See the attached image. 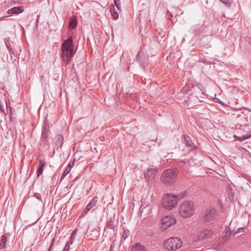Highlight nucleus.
Returning <instances> with one entry per match:
<instances>
[{"instance_id":"obj_1","label":"nucleus","mask_w":251,"mask_h":251,"mask_svg":"<svg viewBox=\"0 0 251 251\" xmlns=\"http://www.w3.org/2000/svg\"><path fill=\"white\" fill-rule=\"evenodd\" d=\"M61 55L63 62L68 63L70 61L75 53L72 36L64 41L61 47Z\"/></svg>"},{"instance_id":"obj_2","label":"nucleus","mask_w":251,"mask_h":251,"mask_svg":"<svg viewBox=\"0 0 251 251\" xmlns=\"http://www.w3.org/2000/svg\"><path fill=\"white\" fill-rule=\"evenodd\" d=\"M182 198L183 197L180 195L166 194L162 199V206L166 209L171 210L176 205L178 201Z\"/></svg>"},{"instance_id":"obj_3","label":"nucleus","mask_w":251,"mask_h":251,"mask_svg":"<svg viewBox=\"0 0 251 251\" xmlns=\"http://www.w3.org/2000/svg\"><path fill=\"white\" fill-rule=\"evenodd\" d=\"M195 212L193 202L191 201H184L179 207L180 215L184 218L191 216Z\"/></svg>"},{"instance_id":"obj_4","label":"nucleus","mask_w":251,"mask_h":251,"mask_svg":"<svg viewBox=\"0 0 251 251\" xmlns=\"http://www.w3.org/2000/svg\"><path fill=\"white\" fill-rule=\"evenodd\" d=\"M176 176L177 174L175 170L167 169L162 173L161 181L167 185H172L174 183Z\"/></svg>"},{"instance_id":"obj_5","label":"nucleus","mask_w":251,"mask_h":251,"mask_svg":"<svg viewBox=\"0 0 251 251\" xmlns=\"http://www.w3.org/2000/svg\"><path fill=\"white\" fill-rule=\"evenodd\" d=\"M181 246V240L177 237L170 238L164 243L165 248L169 251H176Z\"/></svg>"},{"instance_id":"obj_6","label":"nucleus","mask_w":251,"mask_h":251,"mask_svg":"<svg viewBox=\"0 0 251 251\" xmlns=\"http://www.w3.org/2000/svg\"><path fill=\"white\" fill-rule=\"evenodd\" d=\"M137 61L140 66L145 70L149 65L148 54L142 50L139 51L136 55Z\"/></svg>"},{"instance_id":"obj_7","label":"nucleus","mask_w":251,"mask_h":251,"mask_svg":"<svg viewBox=\"0 0 251 251\" xmlns=\"http://www.w3.org/2000/svg\"><path fill=\"white\" fill-rule=\"evenodd\" d=\"M160 222L161 229L165 230L174 225L176 223V220L173 216H166L161 219Z\"/></svg>"},{"instance_id":"obj_8","label":"nucleus","mask_w":251,"mask_h":251,"mask_svg":"<svg viewBox=\"0 0 251 251\" xmlns=\"http://www.w3.org/2000/svg\"><path fill=\"white\" fill-rule=\"evenodd\" d=\"M218 215V212L215 209L213 208H207L205 211L204 220L207 222L213 221L217 218Z\"/></svg>"},{"instance_id":"obj_9","label":"nucleus","mask_w":251,"mask_h":251,"mask_svg":"<svg viewBox=\"0 0 251 251\" xmlns=\"http://www.w3.org/2000/svg\"><path fill=\"white\" fill-rule=\"evenodd\" d=\"M157 171V169L156 168H148L144 173L145 178L146 180L150 181L152 180L154 177Z\"/></svg>"},{"instance_id":"obj_10","label":"nucleus","mask_w":251,"mask_h":251,"mask_svg":"<svg viewBox=\"0 0 251 251\" xmlns=\"http://www.w3.org/2000/svg\"><path fill=\"white\" fill-rule=\"evenodd\" d=\"M50 132V126L49 124L47 122V119H46L44 120L43 126L42 127V131L41 137L48 138Z\"/></svg>"},{"instance_id":"obj_11","label":"nucleus","mask_w":251,"mask_h":251,"mask_svg":"<svg viewBox=\"0 0 251 251\" xmlns=\"http://www.w3.org/2000/svg\"><path fill=\"white\" fill-rule=\"evenodd\" d=\"M46 166V162L43 160H40L37 170V176L39 177L43 173L44 168Z\"/></svg>"},{"instance_id":"obj_12","label":"nucleus","mask_w":251,"mask_h":251,"mask_svg":"<svg viewBox=\"0 0 251 251\" xmlns=\"http://www.w3.org/2000/svg\"><path fill=\"white\" fill-rule=\"evenodd\" d=\"M24 11V9L23 7L19 6V7H14L12 8L9 9L7 11V13L9 15H12V14H19L20 13H22Z\"/></svg>"},{"instance_id":"obj_13","label":"nucleus","mask_w":251,"mask_h":251,"mask_svg":"<svg viewBox=\"0 0 251 251\" xmlns=\"http://www.w3.org/2000/svg\"><path fill=\"white\" fill-rule=\"evenodd\" d=\"M56 140L55 145L56 149L58 150L59 148H61L63 144L64 137L62 135L58 134L55 137Z\"/></svg>"},{"instance_id":"obj_14","label":"nucleus","mask_w":251,"mask_h":251,"mask_svg":"<svg viewBox=\"0 0 251 251\" xmlns=\"http://www.w3.org/2000/svg\"><path fill=\"white\" fill-rule=\"evenodd\" d=\"M131 251H146L145 246L140 243H135L131 247Z\"/></svg>"},{"instance_id":"obj_15","label":"nucleus","mask_w":251,"mask_h":251,"mask_svg":"<svg viewBox=\"0 0 251 251\" xmlns=\"http://www.w3.org/2000/svg\"><path fill=\"white\" fill-rule=\"evenodd\" d=\"M98 200L97 197H94L86 206L87 210H90L96 205Z\"/></svg>"},{"instance_id":"obj_16","label":"nucleus","mask_w":251,"mask_h":251,"mask_svg":"<svg viewBox=\"0 0 251 251\" xmlns=\"http://www.w3.org/2000/svg\"><path fill=\"white\" fill-rule=\"evenodd\" d=\"M213 234V232L211 230L205 229L201 233V236L204 238H210Z\"/></svg>"},{"instance_id":"obj_17","label":"nucleus","mask_w":251,"mask_h":251,"mask_svg":"<svg viewBox=\"0 0 251 251\" xmlns=\"http://www.w3.org/2000/svg\"><path fill=\"white\" fill-rule=\"evenodd\" d=\"M7 242V238L5 234L2 235L1 236L0 240V251L6 248V245Z\"/></svg>"},{"instance_id":"obj_18","label":"nucleus","mask_w":251,"mask_h":251,"mask_svg":"<svg viewBox=\"0 0 251 251\" xmlns=\"http://www.w3.org/2000/svg\"><path fill=\"white\" fill-rule=\"evenodd\" d=\"M182 138L184 140V143L185 144L186 146L190 147H193L194 144L192 142L191 139L189 136L186 135H183L182 136Z\"/></svg>"},{"instance_id":"obj_19","label":"nucleus","mask_w":251,"mask_h":251,"mask_svg":"<svg viewBox=\"0 0 251 251\" xmlns=\"http://www.w3.org/2000/svg\"><path fill=\"white\" fill-rule=\"evenodd\" d=\"M77 20L76 17L71 18L69 20V28L74 29L77 25Z\"/></svg>"},{"instance_id":"obj_20","label":"nucleus","mask_w":251,"mask_h":251,"mask_svg":"<svg viewBox=\"0 0 251 251\" xmlns=\"http://www.w3.org/2000/svg\"><path fill=\"white\" fill-rule=\"evenodd\" d=\"M41 145H42L46 149H48L50 147V143L48 138L40 137V140Z\"/></svg>"},{"instance_id":"obj_21","label":"nucleus","mask_w":251,"mask_h":251,"mask_svg":"<svg viewBox=\"0 0 251 251\" xmlns=\"http://www.w3.org/2000/svg\"><path fill=\"white\" fill-rule=\"evenodd\" d=\"M116 225L115 224L114 221L112 218H110L107 222V226L112 229L115 230V228L116 227Z\"/></svg>"},{"instance_id":"obj_22","label":"nucleus","mask_w":251,"mask_h":251,"mask_svg":"<svg viewBox=\"0 0 251 251\" xmlns=\"http://www.w3.org/2000/svg\"><path fill=\"white\" fill-rule=\"evenodd\" d=\"M123 238L124 239H126L127 238H128L130 235V231L127 229V228H123Z\"/></svg>"},{"instance_id":"obj_23","label":"nucleus","mask_w":251,"mask_h":251,"mask_svg":"<svg viewBox=\"0 0 251 251\" xmlns=\"http://www.w3.org/2000/svg\"><path fill=\"white\" fill-rule=\"evenodd\" d=\"M235 136L236 137H237L238 138H239L240 140H243L248 139V138H250V137H251V134L248 133L245 134L241 135L240 136Z\"/></svg>"},{"instance_id":"obj_24","label":"nucleus","mask_w":251,"mask_h":251,"mask_svg":"<svg viewBox=\"0 0 251 251\" xmlns=\"http://www.w3.org/2000/svg\"><path fill=\"white\" fill-rule=\"evenodd\" d=\"M4 43L5 44V45H6V47L7 48V49H8L9 50H12V48L11 47V45H10V42H9V37L8 38H5L4 39Z\"/></svg>"},{"instance_id":"obj_25","label":"nucleus","mask_w":251,"mask_h":251,"mask_svg":"<svg viewBox=\"0 0 251 251\" xmlns=\"http://www.w3.org/2000/svg\"><path fill=\"white\" fill-rule=\"evenodd\" d=\"M68 167L69 168H66V170L64 171L63 174L61 176V179H62L64 178V177L69 173L70 171V165H68Z\"/></svg>"},{"instance_id":"obj_26","label":"nucleus","mask_w":251,"mask_h":251,"mask_svg":"<svg viewBox=\"0 0 251 251\" xmlns=\"http://www.w3.org/2000/svg\"><path fill=\"white\" fill-rule=\"evenodd\" d=\"M114 3L115 5L116 6L117 9L121 11V1L120 0H114Z\"/></svg>"},{"instance_id":"obj_27","label":"nucleus","mask_w":251,"mask_h":251,"mask_svg":"<svg viewBox=\"0 0 251 251\" xmlns=\"http://www.w3.org/2000/svg\"><path fill=\"white\" fill-rule=\"evenodd\" d=\"M110 11H111V14H112V17L113 18V19L114 20H117V19H118V18H119L118 13L117 12H115V11L113 12L112 11L111 8H110Z\"/></svg>"},{"instance_id":"obj_28","label":"nucleus","mask_w":251,"mask_h":251,"mask_svg":"<svg viewBox=\"0 0 251 251\" xmlns=\"http://www.w3.org/2000/svg\"><path fill=\"white\" fill-rule=\"evenodd\" d=\"M225 232H226V237H230L231 235V231H230V228L228 227H226L225 228Z\"/></svg>"},{"instance_id":"obj_29","label":"nucleus","mask_w":251,"mask_h":251,"mask_svg":"<svg viewBox=\"0 0 251 251\" xmlns=\"http://www.w3.org/2000/svg\"><path fill=\"white\" fill-rule=\"evenodd\" d=\"M220 0L226 6H230L232 3L231 1L229 0Z\"/></svg>"},{"instance_id":"obj_30","label":"nucleus","mask_w":251,"mask_h":251,"mask_svg":"<svg viewBox=\"0 0 251 251\" xmlns=\"http://www.w3.org/2000/svg\"><path fill=\"white\" fill-rule=\"evenodd\" d=\"M243 230H244V228H242V227L239 228L237 230H236L235 231H234L233 232V235L235 236V235L237 234L238 233L243 232Z\"/></svg>"},{"instance_id":"obj_31","label":"nucleus","mask_w":251,"mask_h":251,"mask_svg":"<svg viewBox=\"0 0 251 251\" xmlns=\"http://www.w3.org/2000/svg\"><path fill=\"white\" fill-rule=\"evenodd\" d=\"M173 15L172 14L168 12V18L169 20L171 21V22L172 23H173L174 22L175 19L176 18H175L174 19H173Z\"/></svg>"},{"instance_id":"obj_32","label":"nucleus","mask_w":251,"mask_h":251,"mask_svg":"<svg viewBox=\"0 0 251 251\" xmlns=\"http://www.w3.org/2000/svg\"><path fill=\"white\" fill-rule=\"evenodd\" d=\"M74 240H75V237L73 236H71L69 238V240L67 243H69L70 245H72L73 243V242H74Z\"/></svg>"},{"instance_id":"obj_33","label":"nucleus","mask_w":251,"mask_h":251,"mask_svg":"<svg viewBox=\"0 0 251 251\" xmlns=\"http://www.w3.org/2000/svg\"><path fill=\"white\" fill-rule=\"evenodd\" d=\"M70 244H69V243H66V245H65V246L63 250V251H69V250H70Z\"/></svg>"},{"instance_id":"obj_34","label":"nucleus","mask_w":251,"mask_h":251,"mask_svg":"<svg viewBox=\"0 0 251 251\" xmlns=\"http://www.w3.org/2000/svg\"><path fill=\"white\" fill-rule=\"evenodd\" d=\"M54 241H55V237H54L53 239L52 240L50 245V248H49V250H48V251H51V250L52 247L53 246Z\"/></svg>"},{"instance_id":"obj_35","label":"nucleus","mask_w":251,"mask_h":251,"mask_svg":"<svg viewBox=\"0 0 251 251\" xmlns=\"http://www.w3.org/2000/svg\"><path fill=\"white\" fill-rule=\"evenodd\" d=\"M89 211L90 210H87V207H86L85 209L84 210V211L82 213V214L80 216V217L84 216L87 213V212Z\"/></svg>"},{"instance_id":"obj_36","label":"nucleus","mask_w":251,"mask_h":251,"mask_svg":"<svg viewBox=\"0 0 251 251\" xmlns=\"http://www.w3.org/2000/svg\"><path fill=\"white\" fill-rule=\"evenodd\" d=\"M146 208V206H144V204L142 203L141 206L140 207V210L142 212L144 208Z\"/></svg>"},{"instance_id":"obj_37","label":"nucleus","mask_w":251,"mask_h":251,"mask_svg":"<svg viewBox=\"0 0 251 251\" xmlns=\"http://www.w3.org/2000/svg\"><path fill=\"white\" fill-rule=\"evenodd\" d=\"M6 104L7 108H8L9 107V108L10 109V110H11V107L10 106V102L6 101Z\"/></svg>"},{"instance_id":"obj_38","label":"nucleus","mask_w":251,"mask_h":251,"mask_svg":"<svg viewBox=\"0 0 251 251\" xmlns=\"http://www.w3.org/2000/svg\"><path fill=\"white\" fill-rule=\"evenodd\" d=\"M76 230H75L73 231V232L72 233V234H71V236H73L75 237V235L76 234Z\"/></svg>"},{"instance_id":"obj_39","label":"nucleus","mask_w":251,"mask_h":251,"mask_svg":"<svg viewBox=\"0 0 251 251\" xmlns=\"http://www.w3.org/2000/svg\"><path fill=\"white\" fill-rule=\"evenodd\" d=\"M248 156L249 157V158L250 159V161H251V153H249V155H248Z\"/></svg>"},{"instance_id":"obj_40","label":"nucleus","mask_w":251,"mask_h":251,"mask_svg":"<svg viewBox=\"0 0 251 251\" xmlns=\"http://www.w3.org/2000/svg\"><path fill=\"white\" fill-rule=\"evenodd\" d=\"M111 33L112 35H113V32H111Z\"/></svg>"},{"instance_id":"obj_41","label":"nucleus","mask_w":251,"mask_h":251,"mask_svg":"<svg viewBox=\"0 0 251 251\" xmlns=\"http://www.w3.org/2000/svg\"><path fill=\"white\" fill-rule=\"evenodd\" d=\"M164 33V32H160V34L161 35V33Z\"/></svg>"}]
</instances>
